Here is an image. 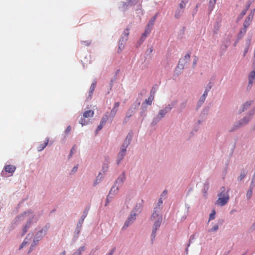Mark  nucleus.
Listing matches in <instances>:
<instances>
[{
	"label": "nucleus",
	"mask_w": 255,
	"mask_h": 255,
	"mask_svg": "<svg viewBox=\"0 0 255 255\" xmlns=\"http://www.w3.org/2000/svg\"><path fill=\"white\" fill-rule=\"evenodd\" d=\"M255 185V176H253L251 186L254 187Z\"/></svg>",
	"instance_id": "nucleus-43"
},
{
	"label": "nucleus",
	"mask_w": 255,
	"mask_h": 255,
	"mask_svg": "<svg viewBox=\"0 0 255 255\" xmlns=\"http://www.w3.org/2000/svg\"><path fill=\"white\" fill-rule=\"evenodd\" d=\"M139 0H127V3L126 2H122L121 4V8L123 11L127 9L128 6H131L135 5L138 2Z\"/></svg>",
	"instance_id": "nucleus-6"
},
{
	"label": "nucleus",
	"mask_w": 255,
	"mask_h": 255,
	"mask_svg": "<svg viewBox=\"0 0 255 255\" xmlns=\"http://www.w3.org/2000/svg\"><path fill=\"white\" fill-rule=\"evenodd\" d=\"M118 111V110L113 108L110 112L111 116L112 118H114V116L116 115L117 112Z\"/></svg>",
	"instance_id": "nucleus-38"
},
{
	"label": "nucleus",
	"mask_w": 255,
	"mask_h": 255,
	"mask_svg": "<svg viewBox=\"0 0 255 255\" xmlns=\"http://www.w3.org/2000/svg\"><path fill=\"white\" fill-rule=\"evenodd\" d=\"M211 86H209L208 87V88H206L205 89V91H204V94H203V95L200 97V99L199 101V103L200 104H202L203 103V102H204V101L205 100V99L206 98V97L207 96V95H208V92L210 91V90L211 89Z\"/></svg>",
	"instance_id": "nucleus-13"
},
{
	"label": "nucleus",
	"mask_w": 255,
	"mask_h": 255,
	"mask_svg": "<svg viewBox=\"0 0 255 255\" xmlns=\"http://www.w3.org/2000/svg\"><path fill=\"white\" fill-rule=\"evenodd\" d=\"M254 16V13H251L245 19L244 22V27L247 28L252 22Z\"/></svg>",
	"instance_id": "nucleus-10"
},
{
	"label": "nucleus",
	"mask_w": 255,
	"mask_h": 255,
	"mask_svg": "<svg viewBox=\"0 0 255 255\" xmlns=\"http://www.w3.org/2000/svg\"><path fill=\"white\" fill-rule=\"evenodd\" d=\"M23 217V219L27 220L28 219L31 218V217H33V214L30 212H25L21 216L19 217L18 218L20 219Z\"/></svg>",
	"instance_id": "nucleus-17"
},
{
	"label": "nucleus",
	"mask_w": 255,
	"mask_h": 255,
	"mask_svg": "<svg viewBox=\"0 0 255 255\" xmlns=\"http://www.w3.org/2000/svg\"><path fill=\"white\" fill-rule=\"evenodd\" d=\"M72 153H71V152L70 153L69 155V158H70L72 156Z\"/></svg>",
	"instance_id": "nucleus-55"
},
{
	"label": "nucleus",
	"mask_w": 255,
	"mask_h": 255,
	"mask_svg": "<svg viewBox=\"0 0 255 255\" xmlns=\"http://www.w3.org/2000/svg\"><path fill=\"white\" fill-rule=\"evenodd\" d=\"M91 43V41H89V40L82 41L81 42V43L82 44V45L86 46H89L90 45Z\"/></svg>",
	"instance_id": "nucleus-35"
},
{
	"label": "nucleus",
	"mask_w": 255,
	"mask_h": 255,
	"mask_svg": "<svg viewBox=\"0 0 255 255\" xmlns=\"http://www.w3.org/2000/svg\"><path fill=\"white\" fill-rule=\"evenodd\" d=\"M71 130V128L70 126H68L65 130L66 133L68 134Z\"/></svg>",
	"instance_id": "nucleus-44"
},
{
	"label": "nucleus",
	"mask_w": 255,
	"mask_h": 255,
	"mask_svg": "<svg viewBox=\"0 0 255 255\" xmlns=\"http://www.w3.org/2000/svg\"><path fill=\"white\" fill-rule=\"evenodd\" d=\"M39 233L41 234L42 233V231H40Z\"/></svg>",
	"instance_id": "nucleus-61"
},
{
	"label": "nucleus",
	"mask_w": 255,
	"mask_h": 255,
	"mask_svg": "<svg viewBox=\"0 0 255 255\" xmlns=\"http://www.w3.org/2000/svg\"><path fill=\"white\" fill-rule=\"evenodd\" d=\"M49 140L48 139H46V140L45 141V142L41 144H40L37 147V150L38 151H41L43 149H44L45 147L47 146Z\"/></svg>",
	"instance_id": "nucleus-21"
},
{
	"label": "nucleus",
	"mask_w": 255,
	"mask_h": 255,
	"mask_svg": "<svg viewBox=\"0 0 255 255\" xmlns=\"http://www.w3.org/2000/svg\"><path fill=\"white\" fill-rule=\"evenodd\" d=\"M255 79V71H252L249 77V85H252L254 82V79Z\"/></svg>",
	"instance_id": "nucleus-18"
},
{
	"label": "nucleus",
	"mask_w": 255,
	"mask_h": 255,
	"mask_svg": "<svg viewBox=\"0 0 255 255\" xmlns=\"http://www.w3.org/2000/svg\"><path fill=\"white\" fill-rule=\"evenodd\" d=\"M126 179V175L125 173L124 172L122 173V174L118 178L116 182L117 183H120L122 184Z\"/></svg>",
	"instance_id": "nucleus-22"
},
{
	"label": "nucleus",
	"mask_w": 255,
	"mask_h": 255,
	"mask_svg": "<svg viewBox=\"0 0 255 255\" xmlns=\"http://www.w3.org/2000/svg\"><path fill=\"white\" fill-rule=\"evenodd\" d=\"M218 199L216 201V204L221 206L226 204L229 200V195L228 192L226 191L225 188L223 187L221 193L218 195Z\"/></svg>",
	"instance_id": "nucleus-2"
},
{
	"label": "nucleus",
	"mask_w": 255,
	"mask_h": 255,
	"mask_svg": "<svg viewBox=\"0 0 255 255\" xmlns=\"http://www.w3.org/2000/svg\"><path fill=\"white\" fill-rule=\"evenodd\" d=\"M94 115V112L92 110H88L84 112L83 117L81 118L79 123L82 126L86 125L88 124L89 121L86 120V118H92Z\"/></svg>",
	"instance_id": "nucleus-4"
},
{
	"label": "nucleus",
	"mask_w": 255,
	"mask_h": 255,
	"mask_svg": "<svg viewBox=\"0 0 255 255\" xmlns=\"http://www.w3.org/2000/svg\"><path fill=\"white\" fill-rule=\"evenodd\" d=\"M85 218V216H83L82 217V219H81V223L83 222V221H84V220Z\"/></svg>",
	"instance_id": "nucleus-52"
},
{
	"label": "nucleus",
	"mask_w": 255,
	"mask_h": 255,
	"mask_svg": "<svg viewBox=\"0 0 255 255\" xmlns=\"http://www.w3.org/2000/svg\"><path fill=\"white\" fill-rule=\"evenodd\" d=\"M246 175V172H245V171L243 170L241 171L240 176L238 177V180L242 181L245 177Z\"/></svg>",
	"instance_id": "nucleus-32"
},
{
	"label": "nucleus",
	"mask_w": 255,
	"mask_h": 255,
	"mask_svg": "<svg viewBox=\"0 0 255 255\" xmlns=\"http://www.w3.org/2000/svg\"><path fill=\"white\" fill-rule=\"evenodd\" d=\"M63 255H65V251H64V252H63Z\"/></svg>",
	"instance_id": "nucleus-58"
},
{
	"label": "nucleus",
	"mask_w": 255,
	"mask_h": 255,
	"mask_svg": "<svg viewBox=\"0 0 255 255\" xmlns=\"http://www.w3.org/2000/svg\"><path fill=\"white\" fill-rule=\"evenodd\" d=\"M159 217L162 218V216L160 215V208H155L151 217V220L154 221L158 220Z\"/></svg>",
	"instance_id": "nucleus-7"
},
{
	"label": "nucleus",
	"mask_w": 255,
	"mask_h": 255,
	"mask_svg": "<svg viewBox=\"0 0 255 255\" xmlns=\"http://www.w3.org/2000/svg\"><path fill=\"white\" fill-rule=\"evenodd\" d=\"M134 110L132 109V108H129L126 113V116L124 120L123 123L124 124L127 123L128 122L129 119L131 117H132L134 115Z\"/></svg>",
	"instance_id": "nucleus-11"
},
{
	"label": "nucleus",
	"mask_w": 255,
	"mask_h": 255,
	"mask_svg": "<svg viewBox=\"0 0 255 255\" xmlns=\"http://www.w3.org/2000/svg\"><path fill=\"white\" fill-rule=\"evenodd\" d=\"M97 183V181L96 180V181L94 183V184L96 185Z\"/></svg>",
	"instance_id": "nucleus-59"
},
{
	"label": "nucleus",
	"mask_w": 255,
	"mask_h": 255,
	"mask_svg": "<svg viewBox=\"0 0 255 255\" xmlns=\"http://www.w3.org/2000/svg\"><path fill=\"white\" fill-rule=\"evenodd\" d=\"M167 191L166 190H164V191H163V192L161 194V197L165 196L167 195Z\"/></svg>",
	"instance_id": "nucleus-48"
},
{
	"label": "nucleus",
	"mask_w": 255,
	"mask_h": 255,
	"mask_svg": "<svg viewBox=\"0 0 255 255\" xmlns=\"http://www.w3.org/2000/svg\"><path fill=\"white\" fill-rule=\"evenodd\" d=\"M236 129V128H234V129H233L231 130V131H233L234 129Z\"/></svg>",
	"instance_id": "nucleus-60"
},
{
	"label": "nucleus",
	"mask_w": 255,
	"mask_h": 255,
	"mask_svg": "<svg viewBox=\"0 0 255 255\" xmlns=\"http://www.w3.org/2000/svg\"><path fill=\"white\" fill-rule=\"evenodd\" d=\"M33 247H34V245H31V247L30 248V250L29 251V253L32 250V248H33Z\"/></svg>",
	"instance_id": "nucleus-53"
},
{
	"label": "nucleus",
	"mask_w": 255,
	"mask_h": 255,
	"mask_svg": "<svg viewBox=\"0 0 255 255\" xmlns=\"http://www.w3.org/2000/svg\"><path fill=\"white\" fill-rule=\"evenodd\" d=\"M72 153H71V152L70 153L69 155V158H70L72 156Z\"/></svg>",
	"instance_id": "nucleus-56"
},
{
	"label": "nucleus",
	"mask_w": 255,
	"mask_h": 255,
	"mask_svg": "<svg viewBox=\"0 0 255 255\" xmlns=\"http://www.w3.org/2000/svg\"><path fill=\"white\" fill-rule=\"evenodd\" d=\"M136 213L132 211L128 218V220L125 223L124 228H127L131 223H132L135 220Z\"/></svg>",
	"instance_id": "nucleus-9"
},
{
	"label": "nucleus",
	"mask_w": 255,
	"mask_h": 255,
	"mask_svg": "<svg viewBox=\"0 0 255 255\" xmlns=\"http://www.w3.org/2000/svg\"><path fill=\"white\" fill-rule=\"evenodd\" d=\"M108 118H109L108 115L107 114H105L104 116V117L102 118V120H101L100 123L102 124H103L104 125H105V124L106 123L107 121H108Z\"/></svg>",
	"instance_id": "nucleus-30"
},
{
	"label": "nucleus",
	"mask_w": 255,
	"mask_h": 255,
	"mask_svg": "<svg viewBox=\"0 0 255 255\" xmlns=\"http://www.w3.org/2000/svg\"><path fill=\"white\" fill-rule=\"evenodd\" d=\"M171 109V106L170 105H168L167 106L165 107L163 109L160 110L157 117L154 118L152 124H155L157 122H158L159 120L163 118L166 113L170 111Z\"/></svg>",
	"instance_id": "nucleus-3"
},
{
	"label": "nucleus",
	"mask_w": 255,
	"mask_h": 255,
	"mask_svg": "<svg viewBox=\"0 0 255 255\" xmlns=\"http://www.w3.org/2000/svg\"><path fill=\"white\" fill-rule=\"evenodd\" d=\"M162 220V218L159 217L158 220H156L154 221L151 234L152 240L155 238L156 231L160 227Z\"/></svg>",
	"instance_id": "nucleus-5"
},
{
	"label": "nucleus",
	"mask_w": 255,
	"mask_h": 255,
	"mask_svg": "<svg viewBox=\"0 0 255 255\" xmlns=\"http://www.w3.org/2000/svg\"><path fill=\"white\" fill-rule=\"evenodd\" d=\"M104 125L103 124H102L101 123H100V125L98 126L97 129L96 130V133L98 134L99 131L102 129L103 126Z\"/></svg>",
	"instance_id": "nucleus-39"
},
{
	"label": "nucleus",
	"mask_w": 255,
	"mask_h": 255,
	"mask_svg": "<svg viewBox=\"0 0 255 255\" xmlns=\"http://www.w3.org/2000/svg\"><path fill=\"white\" fill-rule=\"evenodd\" d=\"M216 2V0H209V8L210 9V10H212V9H213V7H214L215 6V4Z\"/></svg>",
	"instance_id": "nucleus-29"
},
{
	"label": "nucleus",
	"mask_w": 255,
	"mask_h": 255,
	"mask_svg": "<svg viewBox=\"0 0 255 255\" xmlns=\"http://www.w3.org/2000/svg\"><path fill=\"white\" fill-rule=\"evenodd\" d=\"M247 50L245 51V52H244V55H245V54L247 53Z\"/></svg>",
	"instance_id": "nucleus-57"
},
{
	"label": "nucleus",
	"mask_w": 255,
	"mask_h": 255,
	"mask_svg": "<svg viewBox=\"0 0 255 255\" xmlns=\"http://www.w3.org/2000/svg\"><path fill=\"white\" fill-rule=\"evenodd\" d=\"M120 106V103L119 102H116L114 104L113 108L118 110V108Z\"/></svg>",
	"instance_id": "nucleus-42"
},
{
	"label": "nucleus",
	"mask_w": 255,
	"mask_h": 255,
	"mask_svg": "<svg viewBox=\"0 0 255 255\" xmlns=\"http://www.w3.org/2000/svg\"><path fill=\"white\" fill-rule=\"evenodd\" d=\"M250 118L246 117L235 125L236 128H239L246 125L249 121Z\"/></svg>",
	"instance_id": "nucleus-12"
},
{
	"label": "nucleus",
	"mask_w": 255,
	"mask_h": 255,
	"mask_svg": "<svg viewBox=\"0 0 255 255\" xmlns=\"http://www.w3.org/2000/svg\"><path fill=\"white\" fill-rule=\"evenodd\" d=\"M151 30V27L149 25H147L145 28L144 33L142 34L140 39H142V40H144L147 36L150 33Z\"/></svg>",
	"instance_id": "nucleus-14"
},
{
	"label": "nucleus",
	"mask_w": 255,
	"mask_h": 255,
	"mask_svg": "<svg viewBox=\"0 0 255 255\" xmlns=\"http://www.w3.org/2000/svg\"><path fill=\"white\" fill-rule=\"evenodd\" d=\"M33 235L28 234L27 237L25 239L19 247V249L23 248L27 244L29 243V241L32 238Z\"/></svg>",
	"instance_id": "nucleus-16"
},
{
	"label": "nucleus",
	"mask_w": 255,
	"mask_h": 255,
	"mask_svg": "<svg viewBox=\"0 0 255 255\" xmlns=\"http://www.w3.org/2000/svg\"><path fill=\"white\" fill-rule=\"evenodd\" d=\"M114 252V249L111 250L109 253H108L106 255H113Z\"/></svg>",
	"instance_id": "nucleus-49"
},
{
	"label": "nucleus",
	"mask_w": 255,
	"mask_h": 255,
	"mask_svg": "<svg viewBox=\"0 0 255 255\" xmlns=\"http://www.w3.org/2000/svg\"><path fill=\"white\" fill-rule=\"evenodd\" d=\"M247 28L243 27L240 30V32L238 34V39H241L244 36L247 32Z\"/></svg>",
	"instance_id": "nucleus-23"
},
{
	"label": "nucleus",
	"mask_w": 255,
	"mask_h": 255,
	"mask_svg": "<svg viewBox=\"0 0 255 255\" xmlns=\"http://www.w3.org/2000/svg\"><path fill=\"white\" fill-rule=\"evenodd\" d=\"M77 168H78V166H75V167H74L72 169V172L76 171L77 170Z\"/></svg>",
	"instance_id": "nucleus-51"
},
{
	"label": "nucleus",
	"mask_w": 255,
	"mask_h": 255,
	"mask_svg": "<svg viewBox=\"0 0 255 255\" xmlns=\"http://www.w3.org/2000/svg\"><path fill=\"white\" fill-rule=\"evenodd\" d=\"M16 169V167L12 165H7L5 166V171L12 175Z\"/></svg>",
	"instance_id": "nucleus-15"
},
{
	"label": "nucleus",
	"mask_w": 255,
	"mask_h": 255,
	"mask_svg": "<svg viewBox=\"0 0 255 255\" xmlns=\"http://www.w3.org/2000/svg\"><path fill=\"white\" fill-rule=\"evenodd\" d=\"M252 227L253 228V229H255V222L253 224Z\"/></svg>",
	"instance_id": "nucleus-54"
},
{
	"label": "nucleus",
	"mask_w": 255,
	"mask_h": 255,
	"mask_svg": "<svg viewBox=\"0 0 255 255\" xmlns=\"http://www.w3.org/2000/svg\"><path fill=\"white\" fill-rule=\"evenodd\" d=\"M251 105V102H246L244 105L243 107L242 112H244L245 110L247 109L248 108H249Z\"/></svg>",
	"instance_id": "nucleus-33"
},
{
	"label": "nucleus",
	"mask_w": 255,
	"mask_h": 255,
	"mask_svg": "<svg viewBox=\"0 0 255 255\" xmlns=\"http://www.w3.org/2000/svg\"><path fill=\"white\" fill-rule=\"evenodd\" d=\"M126 41L124 40V37H122V38L120 40L119 43V48L118 52L120 53L121 52L122 49L124 48V43Z\"/></svg>",
	"instance_id": "nucleus-19"
},
{
	"label": "nucleus",
	"mask_w": 255,
	"mask_h": 255,
	"mask_svg": "<svg viewBox=\"0 0 255 255\" xmlns=\"http://www.w3.org/2000/svg\"><path fill=\"white\" fill-rule=\"evenodd\" d=\"M197 61H198V57L196 56H195V58H194V60L193 62V64L194 66L196 65Z\"/></svg>",
	"instance_id": "nucleus-46"
},
{
	"label": "nucleus",
	"mask_w": 255,
	"mask_h": 255,
	"mask_svg": "<svg viewBox=\"0 0 255 255\" xmlns=\"http://www.w3.org/2000/svg\"><path fill=\"white\" fill-rule=\"evenodd\" d=\"M190 58V54L189 53H187L185 55L184 59L179 61L178 64V67L180 69H183L184 65L188 62Z\"/></svg>",
	"instance_id": "nucleus-8"
},
{
	"label": "nucleus",
	"mask_w": 255,
	"mask_h": 255,
	"mask_svg": "<svg viewBox=\"0 0 255 255\" xmlns=\"http://www.w3.org/2000/svg\"><path fill=\"white\" fill-rule=\"evenodd\" d=\"M253 187H252V186H251L250 187V190H249L247 192V198L248 199H251V197H252V193H253Z\"/></svg>",
	"instance_id": "nucleus-31"
},
{
	"label": "nucleus",
	"mask_w": 255,
	"mask_h": 255,
	"mask_svg": "<svg viewBox=\"0 0 255 255\" xmlns=\"http://www.w3.org/2000/svg\"><path fill=\"white\" fill-rule=\"evenodd\" d=\"M186 3V2H185L184 0H182L179 4V8L183 10V9L185 7Z\"/></svg>",
	"instance_id": "nucleus-36"
},
{
	"label": "nucleus",
	"mask_w": 255,
	"mask_h": 255,
	"mask_svg": "<svg viewBox=\"0 0 255 255\" xmlns=\"http://www.w3.org/2000/svg\"><path fill=\"white\" fill-rule=\"evenodd\" d=\"M153 99L154 93L153 94L151 93L150 95L148 97V99L145 100V103H146L147 105H151Z\"/></svg>",
	"instance_id": "nucleus-24"
},
{
	"label": "nucleus",
	"mask_w": 255,
	"mask_h": 255,
	"mask_svg": "<svg viewBox=\"0 0 255 255\" xmlns=\"http://www.w3.org/2000/svg\"><path fill=\"white\" fill-rule=\"evenodd\" d=\"M186 103L185 102H184L182 104H181L180 106L182 108H184L186 106Z\"/></svg>",
	"instance_id": "nucleus-50"
},
{
	"label": "nucleus",
	"mask_w": 255,
	"mask_h": 255,
	"mask_svg": "<svg viewBox=\"0 0 255 255\" xmlns=\"http://www.w3.org/2000/svg\"><path fill=\"white\" fill-rule=\"evenodd\" d=\"M216 212L215 210H213L212 212L210 214L209 216V220H212L215 218Z\"/></svg>",
	"instance_id": "nucleus-37"
},
{
	"label": "nucleus",
	"mask_w": 255,
	"mask_h": 255,
	"mask_svg": "<svg viewBox=\"0 0 255 255\" xmlns=\"http://www.w3.org/2000/svg\"><path fill=\"white\" fill-rule=\"evenodd\" d=\"M96 86V82L94 81L93 82L90 86V91H89V97L91 98L92 97V96L94 93V91L95 89Z\"/></svg>",
	"instance_id": "nucleus-20"
},
{
	"label": "nucleus",
	"mask_w": 255,
	"mask_h": 255,
	"mask_svg": "<svg viewBox=\"0 0 255 255\" xmlns=\"http://www.w3.org/2000/svg\"><path fill=\"white\" fill-rule=\"evenodd\" d=\"M218 229V225H216L213 226V227L211 229V231L215 232L217 231Z\"/></svg>",
	"instance_id": "nucleus-40"
},
{
	"label": "nucleus",
	"mask_w": 255,
	"mask_h": 255,
	"mask_svg": "<svg viewBox=\"0 0 255 255\" xmlns=\"http://www.w3.org/2000/svg\"><path fill=\"white\" fill-rule=\"evenodd\" d=\"M84 247L79 248L72 255H81L82 252L84 251Z\"/></svg>",
	"instance_id": "nucleus-27"
},
{
	"label": "nucleus",
	"mask_w": 255,
	"mask_h": 255,
	"mask_svg": "<svg viewBox=\"0 0 255 255\" xmlns=\"http://www.w3.org/2000/svg\"><path fill=\"white\" fill-rule=\"evenodd\" d=\"M162 203H163V201L162 200V198H160L158 201V203H157L158 207H157L156 208H160L159 207L162 204Z\"/></svg>",
	"instance_id": "nucleus-41"
},
{
	"label": "nucleus",
	"mask_w": 255,
	"mask_h": 255,
	"mask_svg": "<svg viewBox=\"0 0 255 255\" xmlns=\"http://www.w3.org/2000/svg\"><path fill=\"white\" fill-rule=\"evenodd\" d=\"M183 12V10L178 9L175 14V17L179 18Z\"/></svg>",
	"instance_id": "nucleus-28"
},
{
	"label": "nucleus",
	"mask_w": 255,
	"mask_h": 255,
	"mask_svg": "<svg viewBox=\"0 0 255 255\" xmlns=\"http://www.w3.org/2000/svg\"><path fill=\"white\" fill-rule=\"evenodd\" d=\"M156 19V16L153 17L149 21V23L147 25H149L150 27L152 28V26L154 24V23Z\"/></svg>",
	"instance_id": "nucleus-34"
},
{
	"label": "nucleus",
	"mask_w": 255,
	"mask_h": 255,
	"mask_svg": "<svg viewBox=\"0 0 255 255\" xmlns=\"http://www.w3.org/2000/svg\"><path fill=\"white\" fill-rule=\"evenodd\" d=\"M30 222L28 221L23 228L22 236H24L25 235V234L27 232L28 229H29L30 227Z\"/></svg>",
	"instance_id": "nucleus-26"
},
{
	"label": "nucleus",
	"mask_w": 255,
	"mask_h": 255,
	"mask_svg": "<svg viewBox=\"0 0 255 255\" xmlns=\"http://www.w3.org/2000/svg\"><path fill=\"white\" fill-rule=\"evenodd\" d=\"M246 12H247V9H244L243 10L241 13V16H243L244 15H245L246 13Z\"/></svg>",
	"instance_id": "nucleus-47"
},
{
	"label": "nucleus",
	"mask_w": 255,
	"mask_h": 255,
	"mask_svg": "<svg viewBox=\"0 0 255 255\" xmlns=\"http://www.w3.org/2000/svg\"><path fill=\"white\" fill-rule=\"evenodd\" d=\"M131 139V135L130 134H128L127 136L124 143L122 145L121 147V150L118 154L117 159V162L118 164H119L121 163V161L123 160L124 156L126 155L127 148L130 144Z\"/></svg>",
	"instance_id": "nucleus-1"
},
{
	"label": "nucleus",
	"mask_w": 255,
	"mask_h": 255,
	"mask_svg": "<svg viewBox=\"0 0 255 255\" xmlns=\"http://www.w3.org/2000/svg\"><path fill=\"white\" fill-rule=\"evenodd\" d=\"M76 151V147L74 145L71 149L70 152L71 153L73 154Z\"/></svg>",
	"instance_id": "nucleus-45"
},
{
	"label": "nucleus",
	"mask_w": 255,
	"mask_h": 255,
	"mask_svg": "<svg viewBox=\"0 0 255 255\" xmlns=\"http://www.w3.org/2000/svg\"><path fill=\"white\" fill-rule=\"evenodd\" d=\"M129 34V29L128 28H126L123 33V36L122 37H124V40H125V41H127L128 40V36Z\"/></svg>",
	"instance_id": "nucleus-25"
}]
</instances>
